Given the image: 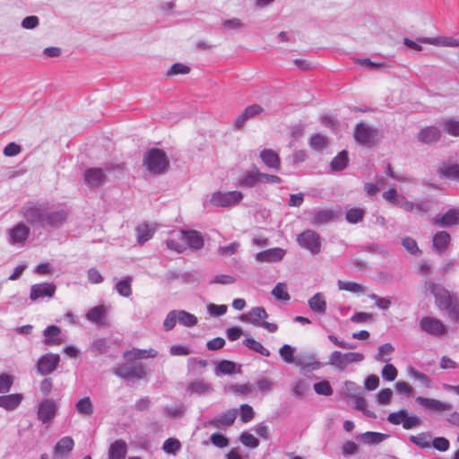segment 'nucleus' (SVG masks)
Wrapping results in <instances>:
<instances>
[{
  "mask_svg": "<svg viewBox=\"0 0 459 459\" xmlns=\"http://www.w3.org/2000/svg\"><path fill=\"white\" fill-rule=\"evenodd\" d=\"M19 213L31 226L54 229L60 228L68 217L65 210L55 209L47 204L38 202L24 204Z\"/></svg>",
  "mask_w": 459,
  "mask_h": 459,
  "instance_id": "1",
  "label": "nucleus"
},
{
  "mask_svg": "<svg viewBox=\"0 0 459 459\" xmlns=\"http://www.w3.org/2000/svg\"><path fill=\"white\" fill-rule=\"evenodd\" d=\"M143 166L152 175H161L168 171L169 160L166 152L158 148H152L143 155Z\"/></svg>",
  "mask_w": 459,
  "mask_h": 459,
  "instance_id": "2",
  "label": "nucleus"
},
{
  "mask_svg": "<svg viewBox=\"0 0 459 459\" xmlns=\"http://www.w3.org/2000/svg\"><path fill=\"white\" fill-rule=\"evenodd\" d=\"M123 170V166L119 164L107 163L104 168H90L87 169L83 173V178L88 185L99 186L103 185L107 181V174H110L113 171Z\"/></svg>",
  "mask_w": 459,
  "mask_h": 459,
  "instance_id": "3",
  "label": "nucleus"
},
{
  "mask_svg": "<svg viewBox=\"0 0 459 459\" xmlns=\"http://www.w3.org/2000/svg\"><path fill=\"white\" fill-rule=\"evenodd\" d=\"M268 313L263 307H252L247 314H243L240 316L241 321L252 324L255 326L262 327L269 333H275L278 331V325L274 323L264 321L268 318Z\"/></svg>",
  "mask_w": 459,
  "mask_h": 459,
  "instance_id": "4",
  "label": "nucleus"
},
{
  "mask_svg": "<svg viewBox=\"0 0 459 459\" xmlns=\"http://www.w3.org/2000/svg\"><path fill=\"white\" fill-rule=\"evenodd\" d=\"M298 244L308 250L313 255H317L321 251L322 238L312 230H306L297 236Z\"/></svg>",
  "mask_w": 459,
  "mask_h": 459,
  "instance_id": "5",
  "label": "nucleus"
},
{
  "mask_svg": "<svg viewBox=\"0 0 459 459\" xmlns=\"http://www.w3.org/2000/svg\"><path fill=\"white\" fill-rule=\"evenodd\" d=\"M387 421L393 425L402 424L404 429H411L421 425V420L415 414H409L405 410H399L388 414Z\"/></svg>",
  "mask_w": 459,
  "mask_h": 459,
  "instance_id": "6",
  "label": "nucleus"
},
{
  "mask_svg": "<svg viewBox=\"0 0 459 459\" xmlns=\"http://www.w3.org/2000/svg\"><path fill=\"white\" fill-rule=\"evenodd\" d=\"M243 195L239 191L221 192L211 195L210 203L215 207H230L240 203Z\"/></svg>",
  "mask_w": 459,
  "mask_h": 459,
  "instance_id": "7",
  "label": "nucleus"
},
{
  "mask_svg": "<svg viewBox=\"0 0 459 459\" xmlns=\"http://www.w3.org/2000/svg\"><path fill=\"white\" fill-rule=\"evenodd\" d=\"M114 374L125 380H140L146 376L142 363H124L118 366Z\"/></svg>",
  "mask_w": 459,
  "mask_h": 459,
  "instance_id": "8",
  "label": "nucleus"
},
{
  "mask_svg": "<svg viewBox=\"0 0 459 459\" xmlns=\"http://www.w3.org/2000/svg\"><path fill=\"white\" fill-rule=\"evenodd\" d=\"M419 326L421 331L433 337L440 338L447 333V327L440 319L429 316H423Z\"/></svg>",
  "mask_w": 459,
  "mask_h": 459,
  "instance_id": "9",
  "label": "nucleus"
},
{
  "mask_svg": "<svg viewBox=\"0 0 459 459\" xmlns=\"http://www.w3.org/2000/svg\"><path fill=\"white\" fill-rule=\"evenodd\" d=\"M426 286L430 293L433 294L436 305L441 310H443L445 307H447V306H450L451 303L457 299L456 297L451 295L450 292L440 284L429 282L426 283Z\"/></svg>",
  "mask_w": 459,
  "mask_h": 459,
  "instance_id": "10",
  "label": "nucleus"
},
{
  "mask_svg": "<svg viewBox=\"0 0 459 459\" xmlns=\"http://www.w3.org/2000/svg\"><path fill=\"white\" fill-rule=\"evenodd\" d=\"M377 131L365 123H359L354 131L355 140L361 145L371 147L376 143Z\"/></svg>",
  "mask_w": 459,
  "mask_h": 459,
  "instance_id": "11",
  "label": "nucleus"
},
{
  "mask_svg": "<svg viewBox=\"0 0 459 459\" xmlns=\"http://www.w3.org/2000/svg\"><path fill=\"white\" fill-rule=\"evenodd\" d=\"M58 411V403L52 399L41 401L38 407V419L43 423L52 422Z\"/></svg>",
  "mask_w": 459,
  "mask_h": 459,
  "instance_id": "12",
  "label": "nucleus"
},
{
  "mask_svg": "<svg viewBox=\"0 0 459 459\" xmlns=\"http://www.w3.org/2000/svg\"><path fill=\"white\" fill-rule=\"evenodd\" d=\"M30 232V228L24 222H19L7 230L8 242L13 246H22Z\"/></svg>",
  "mask_w": 459,
  "mask_h": 459,
  "instance_id": "13",
  "label": "nucleus"
},
{
  "mask_svg": "<svg viewBox=\"0 0 459 459\" xmlns=\"http://www.w3.org/2000/svg\"><path fill=\"white\" fill-rule=\"evenodd\" d=\"M177 237L185 243L186 249L188 247L192 251H198L204 247V238L196 230H179Z\"/></svg>",
  "mask_w": 459,
  "mask_h": 459,
  "instance_id": "14",
  "label": "nucleus"
},
{
  "mask_svg": "<svg viewBox=\"0 0 459 459\" xmlns=\"http://www.w3.org/2000/svg\"><path fill=\"white\" fill-rule=\"evenodd\" d=\"M56 290V285L50 282L33 284L30 287V299L32 301H38L45 298L51 299L54 297Z\"/></svg>",
  "mask_w": 459,
  "mask_h": 459,
  "instance_id": "15",
  "label": "nucleus"
},
{
  "mask_svg": "<svg viewBox=\"0 0 459 459\" xmlns=\"http://www.w3.org/2000/svg\"><path fill=\"white\" fill-rule=\"evenodd\" d=\"M60 361L58 354L47 353L41 356L37 363V369L40 375H48L56 370Z\"/></svg>",
  "mask_w": 459,
  "mask_h": 459,
  "instance_id": "16",
  "label": "nucleus"
},
{
  "mask_svg": "<svg viewBox=\"0 0 459 459\" xmlns=\"http://www.w3.org/2000/svg\"><path fill=\"white\" fill-rule=\"evenodd\" d=\"M238 416V410L237 409H230L222 413L221 415H219L212 420H209L208 422L204 423L205 427H212L217 429H222L224 427L231 426Z\"/></svg>",
  "mask_w": 459,
  "mask_h": 459,
  "instance_id": "17",
  "label": "nucleus"
},
{
  "mask_svg": "<svg viewBox=\"0 0 459 459\" xmlns=\"http://www.w3.org/2000/svg\"><path fill=\"white\" fill-rule=\"evenodd\" d=\"M432 223L441 227L459 225V208L449 209L443 215H436L432 219Z\"/></svg>",
  "mask_w": 459,
  "mask_h": 459,
  "instance_id": "18",
  "label": "nucleus"
},
{
  "mask_svg": "<svg viewBox=\"0 0 459 459\" xmlns=\"http://www.w3.org/2000/svg\"><path fill=\"white\" fill-rule=\"evenodd\" d=\"M285 254L286 251L283 248L273 247L257 253L255 259L258 262L274 263L281 261Z\"/></svg>",
  "mask_w": 459,
  "mask_h": 459,
  "instance_id": "19",
  "label": "nucleus"
},
{
  "mask_svg": "<svg viewBox=\"0 0 459 459\" xmlns=\"http://www.w3.org/2000/svg\"><path fill=\"white\" fill-rule=\"evenodd\" d=\"M341 215V212H335L330 209L316 211L311 219V224L320 226L330 221H335Z\"/></svg>",
  "mask_w": 459,
  "mask_h": 459,
  "instance_id": "20",
  "label": "nucleus"
},
{
  "mask_svg": "<svg viewBox=\"0 0 459 459\" xmlns=\"http://www.w3.org/2000/svg\"><path fill=\"white\" fill-rule=\"evenodd\" d=\"M416 403L425 409L432 411H451L453 406L450 403H443L441 401L425 398L421 396H418L416 398Z\"/></svg>",
  "mask_w": 459,
  "mask_h": 459,
  "instance_id": "21",
  "label": "nucleus"
},
{
  "mask_svg": "<svg viewBox=\"0 0 459 459\" xmlns=\"http://www.w3.org/2000/svg\"><path fill=\"white\" fill-rule=\"evenodd\" d=\"M260 159L269 169L278 171L281 169V159L272 149H264L260 152Z\"/></svg>",
  "mask_w": 459,
  "mask_h": 459,
  "instance_id": "22",
  "label": "nucleus"
},
{
  "mask_svg": "<svg viewBox=\"0 0 459 459\" xmlns=\"http://www.w3.org/2000/svg\"><path fill=\"white\" fill-rule=\"evenodd\" d=\"M295 365L303 370L308 371L318 369L322 366L314 354L297 356Z\"/></svg>",
  "mask_w": 459,
  "mask_h": 459,
  "instance_id": "23",
  "label": "nucleus"
},
{
  "mask_svg": "<svg viewBox=\"0 0 459 459\" xmlns=\"http://www.w3.org/2000/svg\"><path fill=\"white\" fill-rule=\"evenodd\" d=\"M44 343L48 346L60 345L63 342L61 329L56 325H49L43 331Z\"/></svg>",
  "mask_w": 459,
  "mask_h": 459,
  "instance_id": "24",
  "label": "nucleus"
},
{
  "mask_svg": "<svg viewBox=\"0 0 459 459\" xmlns=\"http://www.w3.org/2000/svg\"><path fill=\"white\" fill-rule=\"evenodd\" d=\"M440 136L441 132L436 126L425 127L418 133V140L426 144L437 142Z\"/></svg>",
  "mask_w": 459,
  "mask_h": 459,
  "instance_id": "25",
  "label": "nucleus"
},
{
  "mask_svg": "<svg viewBox=\"0 0 459 459\" xmlns=\"http://www.w3.org/2000/svg\"><path fill=\"white\" fill-rule=\"evenodd\" d=\"M450 235L446 231H438L437 232L432 240L433 248L436 253L444 254L446 253L449 243H450Z\"/></svg>",
  "mask_w": 459,
  "mask_h": 459,
  "instance_id": "26",
  "label": "nucleus"
},
{
  "mask_svg": "<svg viewBox=\"0 0 459 459\" xmlns=\"http://www.w3.org/2000/svg\"><path fill=\"white\" fill-rule=\"evenodd\" d=\"M127 453L126 441L117 439L113 442L108 449V459H125Z\"/></svg>",
  "mask_w": 459,
  "mask_h": 459,
  "instance_id": "27",
  "label": "nucleus"
},
{
  "mask_svg": "<svg viewBox=\"0 0 459 459\" xmlns=\"http://www.w3.org/2000/svg\"><path fill=\"white\" fill-rule=\"evenodd\" d=\"M22 398L23 396L21 394L1 395L0 407L5 409L6 411H13L21 404Z\"/></svg>",
  "mask_w": 459,
  "mask_h": 459,
  "instance_id": "28",
  "label": "nucleus"
},
{
  "mask_svg": "<svg viewBox=\"0 0 459 459\" xmlns=\"http://www.w3.org/2000/svg\"><path fill=\"white\" fill-rule=\"evenodd\" d=\"M74 446V441L71 437H62L54 447V455L65 456L68 455Z\"/></svg>",
  "mask_w": 459,
  "mask_h": 459,
  "instance_id": "29",
  "label": "nucleus"
},
{
  "mask_svg": "<svg viewBox=\"0 0 459 459\" xmlns=\"http://www.w3.org/2000/svg\"><path fill=\"white\" fill-rule=\"evenodd\" d=\"M258 175L259 169L254 167L239 178L238 185L243 187H253L260 183Z\"/></svg>",
  "mask_w": 459,
  "mask_h": 459,
  "instance_id": "30",
  "label": "nucleus"
},
{
  "mask_svg": "<svg viewBox=\"0 0 459 459\" xmlns=\"http://www.w3.org/2000/svg\"><path fill=\"white\" fill-rule=\"evenodd\" d=\"M158 355V351L153 349L140 350L134 348L130 351L124 352V358L126 359H139L143 358H155Z\"/></svg>",
  "mask_w": 459,
  "mask_h": 459,
  "instance_id": "31",
  "label": "nucleus"
},
{
  "mask_svg": "<svg viewBox=\"0 0 459 459\" xmlns=\"http://www.w3.org/2000/svg\"><path fill=\"white\" fill-rule=\"evenodd\" d=\"M187 390L191 394H195L200 395V394L212 392L213 388H212V385L210 383H208L207 381H205L204 379H198V380H195V381L191 382L187 386Z\"/></svg>",
  "mask_w": 459,
  "mask_h": 459,
  "instance_id": "32",
  "label": "nucleus"
},
{
  "mask_svg": "<svg viewBox=\"0 0 459 459\" xmlns=\"http://www.w3.org/2000/svg\"><path fill=\"white\" fill-rule=\"evenodd\" d=\"M308 306L314 312L325 314L326 310V301L321 293L315 294L308 299Z\"/></svg>",
  "mask_w": 459,
  "mask_h": 459,
  "instance_id": "33",
  "label": "nucleus"
},
{
  "mask_svg": "<svg viewBox=\"0 0 459 459\" xmlns=\"http://www.w3.org/2000/svg\"><path fill=\"white\" fill-rule=\"evenodd\" d=\"M440 126L447 134L455 137L459 136V120L453 117L444 119L440 122Z\"/></svg>",
  "mask_w": 459,
  "mask_h": 459,
  "instance_id": "34",
  "label": "nucleus"
},
{
  "mask_svg": "<svg viewBox=\"0 0 459 459\" xmlns=\"http://www.w3.org/2000/svg\"><path fill=\"white\" fill-rule=\"evenodd\" d=\"M76 411L82 416L90 417L93 414V404L90 397L80 399L75 404Z\"/></svg>",
  "mask_w": 459,
  "mask_h": 459,
  "instance_id": "35",
  "label": "nucleus"
},
{
  "mask_svg": "<svg viewBox=\"0 0 459 459\" xmlns=\"http://www.w3.org/2000/svg\"><path fill=\"white\" fill-rule=\"evenodd\" d=\"M388 437L389 436L386 434L368 431V432L363 433L360 436V438L366 444L377 445V444H380L381 442L385 441L386 438H388Z\"/></svg>",
  "mask_w": 459,
  "mask_h": 459,
  "instance_id": "36",
  "label": "nucleus"
},
{
  "mask_svg": "<svg viewBox=\"0 0 459 459\" xmlns=\"http://www.w3.org/2000/svg\"><path fill=\"white\" fill-rule=\"evenodd\" d=\"M337 286L340 290H346L351 293H364L367 288L359 283L354 281H343L339 280Z\"/></svg>",
  "mask_w": 459,
  "mask_h": 459,
  "instance_id": "37",
  "label": "nucleus"
},
{
  "mask_svg": "<svg viewBox=\"0 0 459 459\" xmlns=\"http://www.w3.org/2000/svg\"><path fill=\"white\" fill-rule=\"evenodd\" d=\"M105 316L106 309L104 306H96L91 308L86 314L87 319L95 324H101Z\"/></svg>",
  "mask_w": 459,
  "mask_h": 459,
  "instance_id": "38",
  "label": "nucleus"
},
{
  "mask_svg": "<svg viewBox=\"0 0 459 459\" xmlns=\"http://www.w3.org/2000/svg\"><path fill=\"white\" fill-rule=\"evenodd\" d=\"M178 324L186 327H193L197 325V317L183 309L178 310Z\"/></svg>",
  "mask_w": 459,
  "mask_h": 459,
  "instance_id": "39",
  "label": "nucleus"
},
{
  "mask_svg": "<svg viewBox=\"0 0 459 459\" xmlns=\"http://www.w3.org/2000/svg\"><path fill=\"white\" fill-rule=\"evenodd\" d=\"M296 348L289 344H284L279 349V354L282 360L287 364H295L297 357H294Z\"/></svg>",
  "mask_w": 459,
  "mask_h": 459,
  "instance_id": "40",
  "label": "nucleus"
},
{
  "mask_svg": "<svg viewBox=\"0 0 459 459\" xmlns=\"http://www.w3.org/2000/svg\"><path fill=\"white\" fill-rule=\"evenodd\" d=\"M132 276H127L125 279L117 281V283L115 286L117 293L123 297H129L132 294Z\"/></svg>",
  "mask_w": 459,
  "mask_h": 459,
  "instance_id": "41",
  "label": "nucleus"
},
{
  "mask_svg": "<svg viewBox=\"0 0 459 459\" xmlns=\"http://www.w3.org/2000/svg\"><path fill=\"white\" fill-rule=\"evenodd\" d=\"M243 344L248 349L264 357H269L271 354L269 350L264 348L261 342L255 341L253 337H248L246 340H244Z\"/></svg>",
  "mask_w": 459,
  "mask_h": 459,
  "instance_id": "42",
  "label": "nucleus"
},
{
  "mask_svg": "<svg viewBox=\"0 0 459 459\" xmlns=\"http://www.w3.org/2000/svg\"><path fill=\"white\" fill-rule=\"evenodd\" d=\"M349 162L347 152H341L331 162V168L335 171L344 169Z\"/></svg>",
  "mask_w": 459,
  "mask_h": 459,
  "instance_id": "43",
  "label": "nucleus"
},
{
  "mask_svg": "<svg viewBox=\"0 0 459 459\" xmlns=\"http://www.w3.org/2000/svg\"><path fill=\"white\" fill-rule=\"evenodd\" d=\"M272 295L279 300L289 301L290 299L287 286L282 282H279L275 285L272 290Z\"/></svg>",
  "mask_w": 459,
  "mask_h": 459,
  "instance_id": "44",
  "label": "nucleus"
},
{
  "mask_svg": "<svg viewBox=\"0 0 459 459\" xmlns=\"http://www.w3.org/2000/svg\"><path fill=\"white\" fill-rule=\"evenodd\" d=\"M394 351V346L391 343H385L378 347V351L375 356V359L377 361L388 362L390 360L386 356L392 354Z\"/></svg>",
  "mask_w": 459,
  "mask_h": 459,
  "instance_id": "45",
  "label": "nucleus"
},
{
  "mask_svg": "<svg viewBox=\"0 0 459 459\" xmlns=\"http://www.w3.org/2000/svg\"><path fill=\"white\" fill-rule=\"evenodd\" d=\"M136 234L138 242L144 243L152 238L153 230L147 224H142L136 228Z\"/></svg>",
  "mask_w": 459,
  "mask_h": 459,
  "instance_id": "46",
  "label": "nucleus"
},
{
  "mask_svg": "<svg viewBox=\"0 0 459 459\" xmlns=\"http://www.w3.org/2000/svg\"><path fill=\"white\" fill-rule=\"evenodd\" d=\"M408 373L412 378L420 382L425 387L429 388L431 386V380L426 374L418 371L412 367L408 368Z\"/></svg>",
  "mask_w": 459,
  "mask_h": 459,
  "instance_id": "47",
  "label": "nucleus"
},
{
  "mask_svg": "<svg viewBox=\"0 0 459 459\" xmlns=\"http://www.w3.org/2000/svg\"><path fill=\"white\" fill-rule=\"evenodd\" d=\"M309 143L312 149L321 151L327 146V137L320 134H313Z\"/></svg>",
  "mask_w": 459,
  "mask_h": 459,
  "instance_id": "48",
  "label": "nucleus"
},
{
  "mask_svg": "<svg viewBox=\"0 0 459 459\" xmlns=\"http://www.w3.org/2000/svg\"><path fill=\"white\" fill-rule=\"evenodd\" d=\"M365 212L360 208H351L346 212V220L350 223H358L364 218Z\"/></svg>",
  "mask_w": 459,
  "mask_h": 459,
  "instance_id": "49",
  "label": "nucleus"
},
{
  "mask_svg": "<svg viewBox=\"0 0 459 459\" xmlns=\"http://www.w3.org/2000/svg\"><path fill=\"white\" fill-rule=\"evenodd\" d=\"M177 323H178V310L169 311L163 321L164 331L169 332L172 330Z\"/></svg>",
  "mask_w": 459,
  "mask_h": 459,
  "instance_id": "50",
  "label": "nucleus"
},
{
  "mask_svg": "<svg viewBox=\"0 0 459 459\" xmlns=\"http://www.w3.org/2000/svg\"><path fill=\"white\" fill-rule=\"evenodd\" d=\"M181 448V443L178 439L169 437L163 443L162 449L167 454L175 455Z\"/></svg>",
  "mask_w": 459,
  "mask_h": 459,
  "instance_id": "51",
  "label": "nucleus"
},
{
  "mask_svg": "<svg viewBox=\"0 0 459 459\" xmlns=\"http://www.w3.org/2000/svg\"><path fill=\"white\" fill-rule=\"evenodd\" d=\"M108 341L105 338H99L92 342L91 344L90 350L92 352H95L97 354H103L106 353L108 351Z\"/></svg>",
  "mask_w": 459,
  "mask_h": 459,
  "instance_id": "52",
  "label": "nucleus"
},
{
  "mask_svg": "<svg viewBox=\"0 0 459 459\" xmlns=\"http://www.w3.org/2000/svg\"><path fill=\"white\" fill-rule=\"evenodd\" d=\"M403 247L411 255H420L421 251L417 242L411 237H405L402 239Z\"/></svg>",
  "mask_w": 459,
  "mask_h": 459,
  "instance_id": "53",
  "label": "nucleus"
},
{
  "mask_svg": "<svg viewBox=\"0 0 459 459\" xmlns=\"http://www.w3.org/2000/svg\"><path fill=\"white\" fill-rule=\"evenodd\" d=\"M222 27L227 30L240 31L244 28V23L238 18H232L224 20L222 22Z\"/></svg>",
  "mask_w": 459,
  "mask_h": 459,
  "instance_id": "54",
  "label": "nucleus"
},
{
  "mask_svg": "<svg viewBox=\"0 0 459 459\" xmlns=\"http://www.w3.org/2000/svg\"><path fill=\"white\" fill-rule=\"evenodd\" d=\"M343 354L344 353H342L341 351H333L330 355L328 364L332 365L337 368L344 369L345 365H344Z\"/></svg>",
  "mask_w": 459,
  "mask_h": 459,
  "instance_id": "55",
  "label": "nucleus"
},
{
  "mask_svg": "<svg viewBox=\"0 0 459 459\" xmlns=\"http://www.w3.org/2000/svg\"><path fill=\"white\" fill-rule=\"evenodd\" d=\"M443 310L447 311L448 316L454 323H459V299L454 300L450 306L445 307Z\"/></svg>",
  "mask_w": 459,
  "mask_h": 459,
  "instance_id": "56",
  "label": "nucleus"
},
{
  "mask_svg": "<svg viewBox=\"0 0 459 459\" xmlns=\"http://www.w3.org/2000/svg\"><path fill=\"white\" fill-rule=\"evenodd\" d=\"M239 440L247 447L255 448L259 446V440L254 435L247 431L241 433Z\"/></svg>",
  "mask_w": 459,
  "mask_h": 459,
  "instance_id": "57",
  "label": "nucleus"
},
{
  "mask_svg": "<svg viewBox=\"0 0 459 459\" xmlns=\"http://www.w3.org/2000/svg\"><path fill=\"white\" fill-rule=\"evenodd\" d=\"M410 440L411 441V443H413L415 446H417L420 448H429L431 446L429 437L428 436H426L425 434L411 436Z\"/></svg>",
  "mask_w": 459,
  "mask_h": 459,
  "instance_id": "58",
  "label": "nucleus"
},
{
  "mask_svg": "<svg viewBox=\"0 0 459 459\" xmlns=\"http://www.w3.org/2000/svg\"><path fill=\"white\" fill-rule=\"evenodd\" d=\"M383 198L393 205H397L403 195H399L394 187L389 188L382 195Z\"/></svg>",
  "mask_w": 459,
  "mask_h": 459,
  "instance_id": "59",
  "label": "nucleus"
},
{
  "mask_svg": "<svg viewBox=\"0 0 459 459\" xmlns=\"http://www.w3.org/2000/svg\"><path fill=\"white\" fill-rule=\"evenodd\" d=\"M314 390L317 394L329 396L333 394V388L328 381L324 380L314 385Z\"/></svg>",
  "mask_w": 459,
  "mask_h": 459,
  "instance_id": "60",
  "label": "nucleus"
},
{
  "mask_svg": "<svg viewBox=\"0 0 459 459\" xmlns=\"http://www.w3.org/2000/svg\"><path fill=\"white\" fill-rule=\"evenodd\" d=\"M178 238L177 237V232L175 233V238H171L166 240L167 247L169 249L174 250L177 253H183L186 250V245L184 242H178Z\"/></svg>",
  "mask_w": 459,
  "mask_h": 459,
  "instance_id": "61",
  "label": "nucleus"
},
{
  "mask_svg": "<svg viewBox=\"0 0 459 459\" xmlns=\"http://www.w3.org/2000/svg\"><path fill=\"white\" fill-rule=\"evenodd\" d=\"M382 377L386 381H394L397 377V369L392 364L384 366L381 371Z\"/></svg>",
  "mask_w": 459,
  "mask_h": 459,
  "instance_id": "62",
  "label": "nucleus"
},
{
  "mask_svg": "<svg viewBox=\"0 0 459 459\" xmlns=\"http://www.w3.org/2000/svg\"><path fill=\"white\" fill-rule=\"evenodd\" d=\"M236 364L230 360H221L217 364L216 369L221 374H232L235 372Z\"/></svg>",
  "mask_w": 459,
  "mask_h": 459,
  "instance_id": "63",
  "label": "nucleus"
},
{
  "mask_svg": "<svg viewBox=\"0 0 459 459\" xmlns=\"http://www.w3.org/2000/svg\"><path fill=\"white\" fill-rule=\"evenodd\" d=\"M240 419L243 422L247 423L253 420L255 411L253 408L248 404H242L240 406Z\"/></svg>",
  "mask_w": 459,
  "mask_h": 459,
  "instance_id": "64",
  "label": "nucleus"
}]
</instances>
